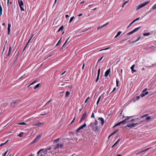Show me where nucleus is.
<instances>
[{"instance_id": "obj_39", "label": "nucleus", "mask_w": 156, "mask_h": 156, "mask_svg": "<svg viewBox=\"0 0 156 156\" xmlns=\"http://www.w3.org/2000/svg\"><path fill=\"white\" fill-rule=\"evenodd\" d=\"M101 96L100 97H99V98H98V100L97 101V104L98 105V103H99V101H100V99H101Z\"/></svg>"}, {"instance_id": "obj_33", "label": "nucleus", "mask_w": 156, "mask_h": 156, "mask_svg": "<svg viewBox=\"0 0 156 156\" xmlns=\"http://www.w3.org/2000/svg\"><path fill=\"white\" fill-rule=\"evenodd\" d=\"M105 27V26H104V25H102V26H99V27H98V30H99V29H101V28H102L103 27Z\"/></svg>"}, {"instance_id": "obj_28", "label": "nucleus", "mask_w": 156, "mask_h": 156, "mask_svg": "<svg viewBox=\"0 0 156 156\" xmlns=\"http://www.w3.org/2000/svg\"><path fill=\"white\" fill-rule=\"evenodd\" d=\"M70 93L68 91H67L66 94V97H68L69 96Z\"/></svg>"}, {"instance_id": "obj_12", "label": "nucleus", "mask_w": 156, "mask_h": 156, "mask_svg": "<svg viewBox=\"0 0 156 156\" xmlns=\"http://www.w3.org/2000/svg\"><path fill=\"white\" fill-rule=\"evenodd\" d=\"M126 120H124L122 121H121L117 123L116 124V126H118L120 125L121 124H122L123 125H125V122L126 121Z\"/></svg>"}, {"instance_id": "obj_51", "label": "nucleus", "mask_w": 156, "mask_h": 156, "mask_svg": "<svg viewBox=\"0 0 156 156\" xmlns=\"http://www.w3.org/2000/svg\"><path fill=\"white\" fill-rule=\"evenodd\" d=\"M140 19V18H137L136 19V20H134L133 21V22H135L136 21L139 20V19Z\"/></svg>"}, {"instance_id": "obj_16", "label": "nucleus", "mask_w": 156, "mask_h": 156, "mask_svg": "<svg viewBox=\"0 0 156 156\" xmlns=\"http://www.w3.org/2000/svg\"><path fill=\"white\" fill-rule=\"evenodd\" d=\"M12 47H10L9 48L8 53L6 56V58H7L10 55L11 52L12 51Z\"/></svg>"}, {"instance_id": "obj_57", "label": "nucleus", "mask_w": 156, "mask_h": 156, "mask_svg": "<svg viewBox=\"0 0 156 156\" xmlns=\"http://www.w3.org/2000/svg\"><path fill=\"white\" fill-rule=\"evenodd\" d=\"M53 54H51L47 58H45L44 59H46L47 58H48V57H51V56H52V55H53Z\"/></svg>"}, {"instance_id": "obj_45", "label": "nucleus", "mask_w": 156, "mask_h": 156, "mask_svg": "<svg viewBox=\"0 0 156 156\" xmlns=\"http://www.w3.org/2000/svg\"><path fill=\"white\" fill-rule=\"evenodd\" d=\"M109 48H105L104 49H101V50H100L99 51H102L103 50H107Z\"/></svg>"}, {"instance_id": "obj_36", "label": "nucleus", "mask_w": 156, "mask_h": 156, "mask_svg": "<svg viewBox=\"0 0 156 156\" xmlns=\"http://www.w3.org/2000/svg\"><path fill=\"white\" fill-rule=\"evenodd\" d=\"M74 16H73L72 17H71L70 19V20H69V23H71L72 22V21H73V19H74Z\"/></svg>"}, {"instance_id": "obj_62", "label": "nucleus", "mask_w": 156, "mask_h": 156, "mask_svg": "<svg viewBox=\"0 0 156 156\" xmlns=\"http://www.w3.org/2000/svg\"><path fill=\"white\" fill-rule=\"evenodd\" d=\"M84 66H85V64H84V63L83 64V66H82V69H83L84 68Z\"/></svg>"}, {"instance_id": "obj_25", "label": "nucleus", "mask_w": 156, "mask_h": 156, "mask_svg": "<svg viewBox=\"0 0 156 156\" xmlns=\"http://www.w3.org/2000/svg\"><path fill=\"white\" fill-rule=\"evenodd\" d=\"M122 32L121 31H119L117 33V35H116V36L115 37V38H116L117 37H118L119 36L120 34Z\"/></svg>"}, {"instance_id": "obj_59", "label": "nucleus", "mask_w": 156, "mask_h": 156, "mask_svg": "<svg viewBox=\"0 0 156 156\" xmlns=\"http://www.w3.org/2000/svg\"><path fill=\"white\" fill-rule=\"evenodd\" d=\"M116 87H115L113 89V91L110 93L111 94V93H112V92H113V91H114L115 90H116Z\"/></svg>"}, {"instance_id": "obj_43", "label": "nucleus", "mask_w": 156, "mask_h": 156, "mask_svg": "<svg viewBox=\"0 0 156 156\" xmlns=\"http://www.w3.org/2000/svg\"><path fill=\"white\" fill-rule=\"evenodd\" d=\"M120 140V139H119L114 144V146H115L119 142V141Z\"/></svg>"}, {"instance_id": "obj_56", "label": "nucleus", "mask_w": 156, "mask_h": 156, "mask_svg": "<svg viewBox=\"0 0 156 156\" xmlns=\"http://www.w3.org/2000/svg\"><path fill=\"white\" fill-rule=\"evenodd\" d=\"M75 117L73 119V120L71 122V123L70 124H72V123H73V122H74L75 120Z\"/></svg>"}, {"instance_id": "obj_22", "label": "nucleus", "mask_w": 156, "mask_h": 156, "mask_svg": "<svg viewBox=\"0 0 156 156\" xmlns=\"http://www.w3.org/2000/svg\"><path fill=\"white\" fill-rule=\"evenodd\" d=\"M86 126V124L84 123L83 125H82L80 126L79 128V129H83Z\"/></svg>"}, {"instance_id": "obj_31", "label": "nucleus", "mask_w": 156, "mask_h": 156, "mask_svg": "<svg viewBox=\"0 0 156 156\" xmlns=\"http://www.w3.org/2000/svg\"><path fill=\"white\" fill-rule=\"evenodd\" d=\"M24 133L23 132H22L20 133L18 135V136L19 137H22L23 136V135Z\"/></svg>"}, {"instance_id": "obj_48", "label": "nucleus", "mask_w": 156, "mask_h": 156, "mask_svg": "<svg viewBox=\"0 0 156 156\" xmlns=\"http://www.w3.org/2000/svg\"><path fill=\"white\" fill-rule=\"evenodd\" d=\"M103 58V57L102 56L101 58H100L99 59H98V62H99L101 61L102 59Z\"/></svg>"}, {"instance_id": "obj_32", "label": "nucleus", "mask_w": 156, "mask_h": 156, "mask_svg": "<svg viewBox=\"0 0 156 156\" xmlns=\"http://www.w3.org/2000/svg\"><path fill=\"white\" fill-rule=\"evenodd\" d=\"M119 131V129H117L113 133H112V135H113V134L116 133L117 132H118Z\"/></svg>"}, {"instance_id": "obj_19", "label": "nucleus", "mask_w": 156, "mask_h": 156, "mask_svg": "<svg viewBox=\"0 0 156 156\" xmlns=\"http://www.w3.org/2000/svg\"><path fill=\"white\" fill-rule=\"evenodd\" d=\"M43 124V123L41 122H38L37 124H34L33 125V126H37L38 127L40 126L41 125H42Z\"/></svg>"}, {"instance_id": "obj_63", "label": "nucleus", "mask_w": 156, "mask_h": 156, "mask_svg": "<svg viewBox=\"0 0 156 156\" xmlns=\"http://www.w3.org/2000/svg\"><path fill=\"white\" fill-rule=\"evenodd\" d=\"M80 129H79V128H78L76 130V131L78 132L79 131Z\"/></svg>"}, {"instance_id": "obj_3", "label": "nucleus", "mask_w": 156, "mask_h": 156, "mask_svg": "<svg viewBox=\"0 0 156 156\" xmlns=\"http://www.w3.org/2000/svg\"><path fill=\"white\" fill-rule=\"evenodd\" d=\"M126 119V120L125 122V124L130 122L134 121L135 120L133 119H132L131 117L128 116L127 117L125 120Z\"/></svg>"}, {"instance_id": "obj_47", "label": "nucleus", "mask_w": 156, "mask_h": 156, "mask_svg": "<svg viewBox=\"0 0 156 156\" xmlns=\"http://www.w3.org/2000/svg\"><path fill=\"white\" fill-rule=\"evenodd\" d=\"M91 117L92 118H94V113H93L91 115Z\"/></svg>"}, {"instance_id": "obj_27", "label": "nucleus", "mask_w": 156, "mask_h": 156, "mask_svg": "<svg viewBox=\"0 0 156 156\" xmlns=\"http://www.w3.org/2000/svg\"><path fill=\"white\" fill-rule=\"evenodd\" d=\"M40 83H38L37 84L36 86H35L34 87V89L35 90H36V89L37 88H38V87H39V86H40Z\"/></svg>"}, {"instance_id": "obj_61", "label": "nucleus", "mask_w": 156, "mask_h": 156, "mask_svg": "<svg viewBox=\"0 0 156 156\" xmlns=\"http://www.w3.org/2000/svg\"><path fill=\"white\" fill-rule=\"evenodd\" d=\"M34 154H33L32 153H31L28 156H34Z\"/></svg>"}, {"instance_id": "obj_35", "label": "nucleus", "mask_w": 156, "mask_h": 156, "mask_svg": "<svg viewBox=\"0 0 156 156\" xmlns=\"http://www.w3.org/2000/svg\"><path fill=\"white\" fill-rule=\"evenodd\" d=\"M2 8L1 6L0 5V15H1L2 14Z\"/></svg>"}, {"instance_id": "obj_46", "label": "nucleus", "mask_w": 156, "mask_h": 156, "mask_svg": "<svg viewBox=\"0 0 156 156\" xmlns=\"http://www.w3.org/2000/svg\"><path fill=\"white\" fill-rule=\"evenodd\" d=\"M101 69L99 68L98 70V75H100V72Z\"/></svg>"}, {"instance_id": "obj_41", "label": "nucleus", "mask_w": 156, "mask_h": 156, "mask_svg": "<svg viewBox=\"0 0 156 156\" xmlns=\"http://www.w3.org/2000/svg\"><path fill=\"white\" fill-rule=\"evenodd\" d=\"M70 37H69L67 39V40L66 41V42H65L64 44H63V46H62V48L64 47V45L66 44V43L68 41V40L69 39V38Z\"/></svg>"}, {"instance_id": "obj_30", "label": "nucleus", "mask_w": 156, "mask_h": 156, "mask_svg": "<svg viewBox=\"0 0 156 156\" xmlns=\"http://www.w3.org/2000/svg\"><path fill=\"white\" fill-rule=\"evenodd\" d=\"M129 2V1H126V2H124L122 4V7L123 8L124 7V6L126 5V4L127 3H128Z\"/></svg>"}, {"instance_id": "obj_23", "label": "nucleus", "mask_w": 156, "mask_h": 156, "mask_svg": "<svg viewBox=\"0 0 156 156\" xmlns=\"http://www.w3.org/2000/svg\"><path fill=\"white\" fill-rule=\"evenodd\" d=\"M146 149H145L144 150L142 151H141L140 152H139V153H136V154H140L143 155L144 153V152H146Z\"/></svg>"}, {"instance_id": "obj_29", "label": "nucleus", "mask_w": 156, "mask_h": 156, "mask_svg": "<svg viewBox=\"0 0 156 156\" xmlns=\"http://www.w3.org/2000/svg\"><path fill=\"white\" fill-rule=\"evenodd\" d=\"M140 98H141V97H140V95L139 96H138L137 97H136V98L135 99H134V102H135V101H136L138 100Z\"/></svg>"}, {"instance_id": "obj_14", "label": "nucleus", "mask_w": 156, "mask_h": 156, "mask_svg": "<svg viewBox=\"0 0 156 156\" xmlns=\"http://www.w3.org/2000/svg\"><path fill=\"white\" fill-rule=\"evenodd\" d=\"M140 39H141V37L140 36H138V37H137V39L136 40L131 41V42H130L129 43V44H133L134 43L136 42L137 41H138V40H140Z\"/></svg>"}, {"instance_id": "obj_13", "label": "nucleus", "mask_w": 156, "mask_h": 156, "mask_svg": "<svg viewBox=\"0 0 156 156\" xmlns=\"http://www.w3.org/2000/svg\"><path fill=\"white\" fill-rule=\"evenodd\" d=\"M154 47L153 46L151 45L147 48V51H152L154 50Z\"/></svg>"}, {"instance_id": "obj_44", "label": "nucleus", "mask_w": 156, "mask_h": 156, "mask_svg": "<svg viewBox=\"0 0 156 156\" xmlns=\"http://www.w3.org/2000/svg\"><path fill=\"white\" fill-rule=\"evenodd\" d=\"M59 140V138H58L56 140H54L53 141V142L55 143L57 141H58Z\"/></svg>"}, {"instance_id": "obj_64", "label": "nucleus", "mask_w": 156, "mask_h": 156, "mask_svg": "<svg viewBox=\"0 0 156 156\" xmlns=\"http://www.w3.org/2000/svg\"><path fill=\"white\" fill-rule=\"evenodd\" d=\"M11 24L9 23L8 24V27H11Z\"/></svg>"}, {"instance_id": "obj_21", "label": "nucleus", "mask_w": 156, "mask_h": 156, "mask_svg": "<svg viewBox=\"0 0 156 156\" xmlns=\"http://www.w3.org/2000/svg\"><path fill=\"white\" fill-rule=\"evenodd\" d=\"M135 65H133L130 68V69H131L132 70V72H133V73L136 72V70L134 69V68L135 67Z\"/></svg>"}, {"instance_id": "obj_1", "label": "nucleus", "mask_w": 156, "mask_h": 156, "mask_svg": "<svg viewBox=\"0 0 156 156\" xmlns=\"http://www.w3.org/2000/svg\"><path fill=\"white\" fill-rule=\"evenodd\" d=\"M98 123V121L95 120L94 122H91L89 126L94 131H96L98 129L97 126Z\"/></svg>"}, {"instance_id": "obj_50", "label": "nucleus", "mask_w": 156, "mask_h": 156, "mask_svg": "<svg viewBox=\"0 0 156 156\" xmlns=\"http://www.w3.org/2000/svg\"><path fill=\"white\" fill-rule=\"evenodd\" d=\"M8 151H7L4 154H3L2 155L3 156H5V155L7 153Z\"/></svg>"}, {"instance_id": "obj_20", "label": "nucleus", "mask_w": 156, "mask_h": 156, "mask_svg": "<svg viewBox=\"0 0 156 156\" xmlns=\"http://www.w3.org/2000/svg\"><path fill=\"white\" fill-rule=\"evenodd\" d=\"M98 119L101 121V124L103 125L104 122V119L102 118H100Z\"/></svg>"}, {"instance_id": "obj_4", "label": "nucleus", "mask_w": 156, "mask_h": 156, "mask_svg": "<svg viewBox=\"0 0 156 156\" xmlns=\"http://www.w3.org/2000/svg\"><path fill=\"white\" fill-rule=\"evenodd\" d=\"M20 100H17L14 101L12 102L11 103V106L12 107L16 106L20 102Z\"/></svg>"}, {"instance_id": "obj_7", "label": "nucleus", "mask_w": 156, "mask_h": 156, "mask_svg": "<svg viewBox=\"0 0 156 156\" xmlns=\"http://www.w3.org/2000/svg\"><path fill=\"white\" fill-rule=\"evenodd\" d=\"M146 5V2H145L143 3H142L140 4V5H138L137 8V10H138L140 8H142L144 6H145Z\"/></svg>"}, {"instance_id": "obj_60", "label": "nucleus", "mask_w": 156, "mask_h": 156, "mask_svg": "<svg viewBox=\"0 0 156 156\" xmlns=\"http://www.w3.org/2000/svg\"><path fill=\"white\" fill-rule=\"evenodd\" d=\"M5 46H4V48H3V52H2V54H3L4 51H5Z\"/></svg>"}, {"instance_id": "obj_6", "label": "nucleus", "mask_w": 156, "mask_h": 156, "mask_svg": "<svg viewBox=\"0 0 156 156\" xmlns=\"http://www.w3.org/2000/svg\"><path fill=\"white\" fill-rule=\"evenodd\" d=\"M87 113L85 112L84 113L81 118L80 120V122H81L83 120H84L87 117Z\"/></svg>"}, {"instance_id": "obj_11", "label": "nucleus", "mask_w": 156, "mask_h": 156, "mask_svg": "<svg viewBox=\"0 0 156 156\" xmlns=\"http://www.w3.org/2000/svg\"><path fill=\"white\" fill-rule=\"evenodd\" d=\"M148 114H147V122L149 121H153L154 120V116H148Z\"/></svg>"}, {"instance_id": "obj_18", "label": "nucleus", "mask_w": 156, "mask_h": 156, "mask_svg": "<svg viewBox=\"0 0 156 156\" xmlns=\"http://www.w3.org/2000/svg\"><path fill=\"white\" fill-rule=\"evenodd\" d=\"M110 71V69H108L105 73V77H107L109 74Z\"/></svg>"}, {"instance_id": "obj_5", "label": "nucleus", "mask_w": 156, "mask_h": 156, "mask_svg": "<svg viewBox=\"0 0 156 156\" xmlns=\"http://www.w3.org/2000/svg\"><path fill=\"white\" fill-rule=\"evenodd\" d=\"M18 3L19 5V6L21 10L22 11H24V9L22 7V6L23 5V1L21 0L19 1H18Z\"/></svg>"}, {"instance_id": "obj_55", "label": "nucleus", "mask_w": 156, "mask_h": 156, "mask_svg": "<svg viewBox=\"0 0 156 156\" xmlns=\"http://www.w3.org/2000/svg\"><path fill=\"white\" fill-rule=\"evenodd\" d=\"M34 34H33V35H32V37H31L30 38V39L29 40V41L28 42H29L31 40V39L32 38V37H33V36H34Z\"/></svg>"}, {"instance_id": "obj_15", "label": "nucleus", "mask_w": 156, "mask_h": 156, "mask_svg": "<svg viewBox=\"0 0 156 156\" xmlns=\"http://www.w3.org/2000/svg\"><path fill=\"white\" fill-rule=\"evenodd\" d=\"M63 146V144H58L56 146V147L55 148V149H56L57 148H58L59 147L62 148Z\"/></svg>"}, {"instance_id": "obj_9", "label": "nucleus", "mask_w": 156, "mask_h": 156, "mask_svg": "<svg viewBox=\"0 0 156 156\" xmlns=\"http://www.w3.org/2000/svg\"><path fill=\"white\" fill-rule=\"evenodd\" d=\"M146 88H145L142 91V93L140 95L141 98H143L146 95Z\"/></svg>"}, {"instance_id": "obj_2", "label": "nucleus", "mask_w": 156, "mask_h": 156, "mask_svg": "<svg viewBox=\"0 0 156 156\" xmlns=\"http://www.w3.org/2000/svg\"><path fill=\"white\" fill-rule=\"evenodd\" d=\"M41 135H39L37 136V137L30 144H33L39 141L41 137Z\"/></svg>"}, {"instance_id": "obj_24", "label": "nucleus", "mask_w": 156, "mask_h": 156, "mask_svg": "<svg viewBox=\"0 0 156 156\" xmlns=\"http://www.w3.org/2000/svg\"><path fill=\"white\" fill-rule=\"evenodd\" d=\"M17 125H27V124L25 122H20L19 123H16Z\"/></svg>"}, {"instance_id": "obj_53", "label": "nucleus", "mask_w": 156, "mask_h": 156, "mask_svg": "<svg viewBox=\"0 0 156 156\" xmlns=\"http://www.w3.org/2000/svg\"><path fill=\"white\" fill-rule=\"evenodd\" d=\"M8 34H9V32H10V27H8Z\"/></svg>"}, {"instance_id": "obj_37", "label": "nucleus", "mask_w": 156, "mask_h": 156, "mask_svg": "<svg viewBox=\"0 0 156 156\" xmlns=\"http://www.w3.org/2000/svg\"><path fill=\"white\" fill-rule=\"evenodd\" d=\"M134 22H133V21H132L130 24L127 27V28L128 29L129 28V27L132 25V24H133Z\"/></svg>"}, {"instance_id": "obj_38", "label": "nucleus", "mask_w": 156, "mask_h": 156, "mask_svg": "<svg viewBox=\"0 0 156 156\" xmlns=\"http://www.w3.org/2000/svg\"><path fill=\"white\" fill-rule=\"evenodd\" d=\"M48 149H46L45 151H44V153L45 154H47V153H48Z\"/></svg>"}, {"instance_id": "obj_17", "label": "nucleus", "mask_w": 156, "mask_h": 156, "mask_svg": "<svg viewBox=\"0 0 156 156\" xmlns=\"http://www.w3.org/2000/svg\"><path fill=\"white\" fill-rule=\"evenodd\" d=\"M155 9H156V4H155L154 5L153 7L151 8V9H150V11H149L148 12H150Z\"/></svg>"}, {"instance_id": "obj_42", "label": "nucleus", "mask_w": 156, "mask_h": 156, "mask_svg": "<svg viewBox=\"0 0 156 156\" xmlns=\"http://www.w3.org/2000/svg\"><path fill=\"white\" fill-rule=\"evenodd\" d=\"M90 99V98L89 97H88L87 99L86 100L85 103H86Z\"/></svg>"}, {"instance_id": "obj_54", "label": "nucleus", "mask_w": 156, "mask_h": 156, "mask_svg": "<svg viewBox=\"0 0 156 156\" xmlns=\"http://www.w3.org/2000/svg\"><path fill=\"white\" fill-rule=\"evenodd\" d=\"M29 42H28V43H27V44L26 45V46H25V47H24V49H23V52L24 51V50L26 48L27 46L28 45V44Z\"/></svg>"}, {"instance_id": "obj_26", "label": "nucleus", "mask_w": 156, "mask_h": 156, "mask_svg": "<svg viewBox=\"0 0 156 156\" xmlns=\"http://www.w3.org/2000/svg\"><path fill=\"white\" fill-rule=\"evenodd\" d=\"M64 29V26L63 25L61 27L59 28L58 30V32H59L60 30H62Z\"/></svg>"}, {"instance_id": "obj_52", "label": "nucleus", "mask_w": 156, "mask_h": 156, "mask_svg": "<svg viewBox=\"0 0 156 156\" xmlns=\"http://www.w3.org/2000/svg\"><path fill=\"white\" fill-rule=\"evenodd\" d=\"M116 86L117 87H118V86L119 81L117 80H116Z\"/></svg>"}, {"instance_id": "obj_34", "label": "nucleus", "mask_w": 156, "mask_h": 156, "mask_svg": "<svg viewBox=\"0 0 156 156\" xmlns=\"http://www.w3.org/2000/svg\"><path fill=\"white\" fill-rule=\"evenodd\" d=\"M61 38H60V40L58 41L57 43L56 44V45H55V46H58L61 43Z\"/></svg>"}, {"instance_id": "obj_49", "label": "nucleus", "mask_w": 156, "mask_h": 156, "mask_svg": "<svg viewBox=\"0 0 156 156\" xmlns=\"http://www.w3.org/2000/svg\"><path fill=\"white\" fill-rule=\"evenodd\" d=\"M36 82L35 81H34L32 83H31L29 85L28 87H29L31 85L33 84H34Z\"/></svg>"}, {"instance_id": "obj_10", "label": "nucleus", "mask_w": 156, "mask_h": 156, "mask_svg": "<svg viewBox=\"0 0 156 156\" xmlns=\"http://www.w3.org/2000/svg\"><path fill=\"white\" fill-rule=\"evenodd\" d=\"M138 124V123H133L130 125L129 124H128L126 125V127H129L131 128H133L135 127V126L136 125Z\"/></svg>"}, {"instance_id": "obj_40", "label": "nucleus", "mask_w": 156, "mask_h": 156, "mask_svg": "<svg viewBox=\"0 0 156 156\" xmlns=\"http://www.w3.org/2000/svg\"><path fill=\"white\" fill-rule=\"evenodd\" d=\"M99 76H100V75H98L97 76V78H96V82H97L98 81V80H99Z\"/></svg>"}, {"instance_id": "obj_8", "label": "nucleus", "mask_w": 156, "mask_h": 156, "mask_svg": "<svg viewBox=\"0 0 156 156\" xmlns=\"http://www.w3.org/2000/svg\"><path fill=\"white\" fill-rule=\"evenodd\" d=\"M140 28V27H139L136 28L135 29H134V30H133L132 31H131L130 32H129V33H128L127 35H130V34H133V33L137 31Z\"/></svg>"}, {"instance_id": "obj_58", "label": "nucleus", "mask_w": 156, "mask_h": 156, "mask_svg": "<svg viewBox=\"0 0 156 156\" xmlns=\"http://www.w3.org/2000/svg\"><path fill=\"white\" fill-rule=\"evenodd\" d=\"M5 144V143H4L1 144L0 145V146H2L3 145H4Z\"/></svg>"}]
</instances>
